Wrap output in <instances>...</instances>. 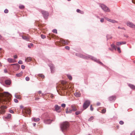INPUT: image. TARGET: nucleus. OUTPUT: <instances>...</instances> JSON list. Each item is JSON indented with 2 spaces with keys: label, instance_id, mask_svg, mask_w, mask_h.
<instances>
[{
  "label": "nucleus",
  "instance_id": "38",
  "mask_svg": "<svg viewBox=\"0 0 135 135\" xmlns=\"http://www.w3.org/2000/svg\"><path fill=\"white\" fill-rule=\"evenodd\" d=\"M52 32L53 33H57V30L56 29H54L53 30Z\"/></svg>",
  "mask_w": 135,
  "mask_h": 135
},
{
  "label": "nucleus",
  "instance_id": "52",
  "mask_svg": "<svg viewBox=\"0 0 135 135\" xmlns=\"http://www.w3.org/2000/svg\"><path fill=\"white\" fill-rule=\"evenodd\" d=\"M100 22H103L104 21V19L103 18H101L100 20Z\"/></svg>",
  "mask_w": 135,
  "mask_h": 135
},
{
  "label": "nucleus",
  "instance_id": "32",
  "mask_svg": "<svg viewBox=\"0 0 135 135\" xmlns=\"http://www.w3.org/2000/svg\"><path fill=\"white\" fill-rule=\"evenodd\" d=\"M94 118L93 117H91L88 119V121H91L92 120H93Z\"/></svg>",
  "mask_w": 135,
  "mask_h": 135
},
{
  "label": "nucleus",
  "instance_id": "29",
  "mask_svg": "<svg viewBox=\"0 0 135 135\" xmlns=\"http://www.w3.org/2000/svg\"><path fill=\"white\" fill-rule=\"evenodd\" d=\"M109 22H111L113 23H115L117 22L116 21H115L114 20H112L111 19H110V20H109Z\"/></svg>",
  "mask_w": 135,
  "mask_h": 135
},
{
  "label": "nucleus",
  "instance_id": "30",
  "mask_svg": "<svg viewBox=\"0 0 135 135\" xmlns=\"http://www.w3.org/2000/svg\"><path fill=\"white\" fill-rule=\"evenodd\" d=\"M23 73V72H21L20 73L17 74V77H20L22 76Z\"/></svg>",
  "mask_w": 135,
  "mask_h": 135
},
{
  "label": "nucleus",
  "instance_id": "6",
  "mask_svg": "<svg viewBox=\"0 0 135 135\" xmlns=\"http://www.w3.org/2000/svg\"><path fill=\"white\" fill-rule=\"evenodd\" d=\"M90 104L89 100H86L84 103L83 105V108L84 109H86L89 106Z\"/></svg>",
  "mask_w": 135,
  "mask_h": 135
},
{
  "label": "nucleus",
  "instance_id": "37",
  "mask_svg": "<svg viewBox=\"0 0 135 135\" xmlns=\"http://www.w3.org/2000/svg\"><path fill=\"white\" fill-rule=\"evenodd\" d=\"M33 46V44H30V45H28V47L29 48H31L32 46Z\"/></svg>",
  "mask_w": 135,
  "mask_h": 135
},
{
  "label": "nucleus",
  "instance_id": "10",
  "mask_svg": "<svg viewBox=\"0 0 135 135\" xmlns=\"http://www.w3.org/2000/svg\"><path fill=\"white\" fill-rule=\"evenodd\" d=\"M14 59L8 58L7 59V61L9 63L15 62L16 61L15 59L17 58V55H15L14 56Z\"/></svg>",
  "mask_w": 135,
  "mask_h": 135
},
{
  "label": "nucleus",
  "instance_id": "11",
  "mask_svg": "<svg viewBox=\"0 0 135 135\" xmlns=\"http://www.w3.org/2000/svg\"><path fill=\"white\" fill-rule=\"evenodd\" d=\"M126 24L127 26L131 28H135V25L130 22H128Z\"/></svg>",
  "mask_w": 135,
  "mask_h": 135
},
{
  "label": "nucleus",
  "instance_id": "55",
  "mask_svg": "<svg viewBox=\"0 0 135 135\" xmlns=\"http://www.w3.org/2000/svg\"><path fill=\"white\" fill-rule=\"evenodd\" d=\"M105 18L106 20L107 21H109V20H110V19L107 17Z\"/></svg>",
  "mask_w": 135,
  "mask_h": 135
},
{
  "label": "nucleus",
  "instance_id": "33",
  "mask_svg": "<svg viewBox=\"0 0 135 135\" xmlns=\"http://www.w3.org/2000/svg\"><path fill=\"white\" fill-rule=\"evenodd\" d=\"M67 76L68 78L70 80H71L72 79V77L71 76L69 75H67Z\"/></svg>",
  "mask_w": 135,
  "mask_h": 135
},
{
  "label": "nucleus",
  "instance_id": "57",
  "mask_svg": "<svg viewBox=\"0 0 135 135\" xmlns=\"http://www.w3.org/2000/svg\"><path fill=\"white\" fill-rule=\"evenodd\" d=\"M100 103H99V102H98V103H97V105H98V106H99V105H100Z\"/></svg>",
  "mask_w": 135,
  "mask_h": 135
},
{
  "label": "nucleus",
  "instance_id": "1",
  "mask_svg": "<svg viewBox=\"0 0 135 135\" xmlns=\"http://www.w3.org/2000/svg\"><path fill=\"white\" fill-rule=\"evenodd\" d=\"M61 84H57L56 86L57 91L59 92V90H61L64 91V92L67 93L68 92L71 90V88H68V84L66 82L64 81H61Z\"/></svg>",
  "mask_w": 135,
  "mask_h": 135
},
{
  "label": "nucleus",
  "instance_id": "16",
  "mask_svg": "<svg viewBox=\"0 0 135 135\" xmlns=\"http://www.w3.org/2000/svg\"><path fill=\"white\" fill-rule=\"evenodd\" d=\"M116 98V97L115 96H112L109 97V99L110 101H112L114 100Z\"/></svg>",
  "mask_w": 135,
  "mask_h": 135
},
{
  "label": "nucleus",
  "instance_id": "7",
  "mask_svg": "<svg viewBox=\"0 0 135 135\" xmlns=\"http://www.w3.org/2000/svg\"><path fill=\"white\" fill-rule=\"evenodd\" d=\"M55 118H54L52 119H46L44 120V122L45 123L47 124H50L52 121H54L55 120Z\"/></svg>",
  "mask_w": 135,
  "mask_h": 135
},
{
  "label": "nucleus",
  "instance_id": "12",
  "mask_svg": "<svg viewBox=\"0 0 135 135\" xmlns=\"http://www.w3.org/2000/svg\"><path fill=\"white\" fill-rule=\"evenodd\" d=\"M55 110L57 112L59 113L61 112L60 110L61 107L57 105H55Z\"/></svg>",
  "mask_w": 135,
  "mask_h": 135
},
{
  "label": "nucleus",
  "instance_id": "46",
  "mask_svg": "<svg viewBox=\"0 0 135 135\" xmlns=\"http://www.w3.org/2000/svg\"><path fill=\"white\" fill-rule=\"evenodd\" d=\"M9 112L10 113H14V111L11 109H10L9 110Z\"/></svg>",
  "mask_w": 135,
  "mask_h": 135
},
{
  "label": "nucleus",
  "instance_id": "60",
  "mask_svg": "<svg viewBox=\"0 0 135 135\" xmlns=\"http://www.w3.org/2000/svg\"><path fill=\"white\" fill-rule=\"evenodd\" d=\"M132 2L135 4V0H132Z\"/></svg>",
  "mask_w": 135,
  "mask_h": 135
},
{
  "label": "nucleus",
  "instance_id": "4",
  "mask_svg": "<svg viewBox=\"0 0 135 135\" xmlns=\"http://www.w3.org/2000/svg\"><path fill=\"white\" fill-rule=\"evenodd\" d=\"M59 42H56V44L59 45V46H61L60 44V43L62 44V45H68L69 43V41H68L66 40H65L62 38H60V39Z\"/></svg>",
  "mask_w": 135,
  "mask_h": 135
},
{
  "label": "nucleus",
  "instance_id": "54",
  "mask_svg": "<svg viewBox=\"0 0 135 135\" xmlns=\"http://www.w3.org/2000/svg\"><path fill=\"white\" fill-rule=\"evenodd\" d=\"M50 97L52 98H53L54 97V96L53 94H51L50 95Z\"/></svg>",
  "mask_w": 135,
  "mask_h": 135
},
{
  "label": "nucleus",
  "instance_id": "13",
  "mask_svg": "<svg viewBox=\"0 0 135 135\" xmlns=\"http://www.w3.org/2000/svg\"><path fill=\"white\" fill-rule=\"evenodd\" d=\"M71 108L72 111H75L77 110L76 106L74 105H72L71 106Z\"/></svg>",
  "mask_w": 135,
  "mask_h": 135
},
{
  "label": "nucleus",
  "instance_id": "15",
  "mask_svg": "<svg viewBox=\"0 0 135 135\" xmlns=\"http://www.w3.org/2000/svg\"><path fill=\"white\" fill-rule=\"evenodd\" d=\"M126 43L125 42H118L116 43L117 45L118 46H120L122 44H125Z\"/></svg>",
  "mask_w": 135,
  "mask_h": 135
},
{
  "label": "nucleus",
  "instance_id": "22",
  "mask_svg": "<svg viewBox=\"0 0 135 135\" xmlns=\"http://www.w3.org/2000/svg\"><path fill=\"white\" fill-rule=\"evenodd\" d=\"M32 60V58L30 57H27L25 60L26 62H29L31 61Z\"/></svg>",
  "mask_w": 135,
  "mask_h": 135
},
{
  "label": "nucleus",
  "instance_id": "61",
  "mask_svg": "<svg viewBox=\"0 0 135 135\" xmlns=\"http://www.w3.org/2000/svg\"><path fill=\"white\" fill-rule=\"evenodd\" d=\"M17 68H20V66L19 65H18V64H17Z\"/></svg>",
  "mask_w": 135,
  "mask_h": 135
},
{
  "label": "nucleus",
  "instance_id": "27",
  "mask_svg": "<svg viewBox=\"0 0 135 135\" xmlns=\"http://www.w3.org/2000/svg\"><path fill=\"white\" fill-rule=\"evenodd\" d=\"M33 121L35 122L38 121L40 120V119L39 118H33Z\"/></svg>",
  "mask_w": 135,
  "mask_h": 135
},
{
  "label": "nucleus",
  "instance_id": "3",
  "mask_svg": "<svg viewBox=\"0 0 135 135\" xmlns=\"http://www.w3.org/2000/svg\"><path fill=\"white\" fill-rule=\"evenodd\" d=\"M31 110L30 108H23L22 110V112L24 114L23 115L25 117L26 116V115L27 114L30 115L31 114Z\"/></svg>",
  "mask_w": 135,
  "mask_h": 135
},
{
  "label": "nucleus",
  "instance_id": "40",
  "mask_svg": "<svg viewBox=\"0 0 135 135\" xmlns=\"http://www.w3.org/2000/svg\"><path fill=\"white\" fill-rule=\"evenodd\" d=\"M106 111V109H103L102 110V113H105Z\"/></svg>",
  "mask_w": 135,
  "mask_h": 135
},
{
  "label": "nucleus",
  "instance_id": "19",
  "mask_svg": "<svg viewBox=\"0 0 135 135\" xmlns=\"http://www.w3.org/2000/svg\"><path fill=\"white\" fill-rule=\"evenodd\" d=\"M77 97H80L81 94L79 92H76L74 94Z\"/></svg>",
  "mask_w": 135,
  "mask_h": 135
},
{
  "label": "nucleus",
  "instance_id": "35",
  "mask_svg": "<svg viewBox=\"0 0 135 135\" xmlns=\"http://www.w3.org/2000/svg\"><path fill=\"white\" fill-rule=\"evenodd\" d=\"M41 37L42 39H44L46 38V36L45 35H41Z\"/></svg>",
  "mask_w": 135,
  "mask_h": 135
},
{
  "label": "nucleus",
  "instance_id": "5",
  "mask_svg": "<svg viewBox=\"0 0 135 135\" xmlns=\"http://www.w3.org/2000/svg\"><path fill=\"white\" fill-rule=\"evenodd\" d=\"M2 95L3 97L5 98L6 99H7L8 101H9L11 97V95L8 92H4L2 93Z\"/></svg>",
  "mask_w": 135,
  "mask_h": 135
},
{
  "label": "nucleus",
  "instance_id": "17",
  "mask_svg": "<svg viewBox=\"0 0 135 135\" xmlns=\"http://www.w3.org/2000/svg\"><path fill=\"white\" fill-rule=\"evenodd\" d=\"M11 117V114H8L7 115L4 117V118L7 119H10Z\"/></svg>",
  "mask_w": 135,
  "mask_h": 135
},
{
  "label": "nucleus",
  "instance_id": "48",
  "mask_svg": "<svg viewBox=\"0 0 135 135\" xmlns=\"http://www.w3.org/2000/svg\"><path fill=\"white\" fill-rule=\"evenodd\" d=\"M65 48L67 50H69L70 49V47L68 46H66L65 47Z\"/></svg>",
  "mask_w": 135,
  "mask_h": 135
},
{
  "label": "nucleus",
  "instance_id": "28",
  "mask_svg": "<svg viewBox=\"0 0 135 135\" xmlns=\"http://www.w3.org/2000/svg\"><path fill=\"white\" fill-rule=\"evenodd\" d=\"M82 111H78L75 112V114L76 115H78L79 114L81 113Z\"/></svg>",
  "mask_w": 135,
  "mask_h": 135
},
{
  "label": "nucleus",
  "instance_id": "51",
  "mask_svg": "<svg viewBox=\"0 0 135 135\" xmlns=\"http://www.w3.org/2000/svg\"><path fill=\"white\" fill-rule=\"evenodd\" d=\"M90 109L91 110L93 111V107H92V105H91L90 106Z\"/></svg>",
  "mask_w": 135,
  "mask_h": 135
},
{
  "label": "nucleus",
  "instance_id": "23",
  "mask_svg": "<svg viewBox=\"0 0 135 135\" xmlns=\"http://www.w3.org/2000/svg\"><path fill=\"white\" fill-rule=\"evenodd\" d=\"M76 12H77L80 13L81 14H83L84 13V12L83 11H81L79 9H77Z\"/></svg>",
  "mask_w": 135,
  "mask_h": 135
},
{
  "label": "nucleus",
  "instance_id": "64",
  "mask_svg": "<svg viewBox=\"0 0 135 135\" xmlns=\"http://www.w3.org/2000/svg\"><path fill=\"white\" fill-rule=\"evenodd\" d=\"M36 125V123H34V124H33V126H35Z\"/></svg>",
  "mask_w": 135,
  "mask_h": 135
},
{
  "label": "nucleus",
  "instance_id": "44",
  "mask_svg": "<svg viewBox=\"0 0 135 135\" xmlns=\"http://www.w3.org/2000/svg\"><path fill=\"white\" fill-rule=\"evenodd\" d=\"M124 123V122L122 121H120V122H119V124H121V125H122V124H123Z\"/></svg>",
  "mask_w": 135,
  "mask_h": 135
},
{
  "label": "nucleus",
  "instance_id": "53",
  "mask_svg": "<svg viewBox=\"0 0 135 135\" xmlns=\"http://www.w3.org/2000/svg\"><path fill=\"white\" fill-rule=\"evenodd\" d=\"M4 72L5 73H7V72L6 69H5L4 70Z\"/></svg>",
  "mask_w": 135,
  "mask_h": 135
},
{
  "label": "nucleus",
  "instance_id": "25",
  "mask_svg": "<svg viewBox=\"0 0 135 135\" xmlns=\"http://www.w3.org/2000/svg\"><path fill=\"white\" fill-rule=\"evenodd\" d=\"M44 26V25L41 24H39L38 25V27H39V28L40 30H42V27H43V26Z\"/></svg>",
  "mask_w": 135,
  "mask_h": 135
},
{
  "label": "nucleus",
  "instance_id": "2",
  "mask_svg": "<svg viewBox=\"0 0 135 135\" xmlns=\"http://www.w3.org/2000/svg\"><path fill=\"white\" fill-rule=\"evenodd\" d=\"M69 126V123L67 122H65L61 124L60 128L62 131H67L68 129Z\"/></svg>",
  "mask_w": 135,
  "mask_h": 135
},
{
  "label": "nucleus",
  "instance_id": "34",
  "mask_svg": "<svg viewBox=\"0 0 135 135\" xmlns=\"http://www.w3.org/2000/svg\"><path fill=\"white\" fill-rule=\"evenodd\" d=\"M117 50L118 51V52L119 53H121V51L120 50V48L119 47H117Z\"/></svg>",
  "mask_w": 135,
  "mask_h": 135
},
{
  "label": "nucleus",
  "instance_id": "14",
  "mask_svg": "<svg viewBox=\"0 0 135 135\" xmlns=\"http://www.w3.org/2000/svg\"><path fill=\"white\" fill-rule=\"evenodd\" d=\"M66 110V113H70L72 112L71 108H67Z\"/></svg>",
  "mask_w": 135,
  "mask_h": 135
},
{
  "label": "nucleus",
  "instance_id": "58",
  "mask_svg": "<svg viewBox=\"0 0 135 135\" xmlns=\"http://www.w3.org/2000/svg\"><path fill=\"white\" fill-rule=\"evenodd\" d=\"M14 102H15V103H17V99H14Z\"/></svg>",
  "mask_w": 135,
  "mask_h": 135
},
{
  "label": "nucleus",
  "instance_id": "41",
  "mask_svg": "<svg viewBox=\"0 0 135 135\" xmlns=\"http://www.w3.org/2000/svg\"><path fill=\"white\" fill-rule=\"evenodd\" d=\"M131 135H135V131H133L131 132Z\"/></svg>",
  "mask_w": 135,
  "mask_h": 135
},
{
  "label": "nucleus",
  "instance_id": "24",
  "mask_svg": "<svg viewBox=\"0 0 135 135\" xmlns=\"http://www.w3.org/2000/svg\"><path fill=\"white\" fill-rule=\"evenodd\" d=\"M111 46L112 49H114L115 50H116L117 47L115 45L112 44L111 45Z\"/></svg>",
  "mask_w": 135,
  "mask_h": 135
},
{
  "label": "nucleus",
  "instance_id": "50",
  "mask_svg": "<svg viewBox=\"0 0 135 135\" xmlns=\"http://www.w3.org/2000/svg\"><path fill=\"white\" fill-rule=\"evenodd\" d=\"M21 68L22 69H25V66L23 65H22L21 66Z\"/></svg>",
  "mask_w": 135,
  "mask_h": 135
},
{
  "label": "nucleus",
  "instance_id": "8",
  "mask_svg": "<svg viewBox=\"0 0 135 135\" xmlns=\"http://www.w3.org/2000/svg\"><path fill=\"white\" fill-rule=\"evenodd\" d=\"M41 12L44 18L45 19L47 18L49 15L48 12L44 10H42Z\"/></svg>",
  "mask_w": 135,
  "mask_h": 135
},
{
  "label": "nucleus",
  "instance_id": "49",
  "mask_svg": "<svg viewBox=\"0 0 135 135\" xmlns=\"http://www.w3.org/2000/svg\"><path fill=\"white\" fill-rule=\"evenodd\" d=\"M21 98V97L20 95H17V99H20Z\"/></svg>",
  "mask_w": 135,
  "mask_h": 135
},
{
  "label": "nucleus",
  "instance_id": "18",
  "mask_svg": "<svg viewBox=\"0 0 135 135\" xmlns=\"http://www.w3.org/2000/svg\"><path fill=\"white\" fill-rule=\"evenodd\" d=\"M22 38L23 39L27 41H28L29 40V37L28 36H22Z\"/></svg>",
  "mask_w": 135,
  "mask_h": 135
},
{
  "label": "nucleus",
  "instance_id": "31",
  "mask_svg": "<svg viewBox=\"0 0 135 135\" xmlns=\"http://www.w3.org/2000/svg\"><path fill=\"white\" fill-rule=\"evenodd\" d=\"M24 6L23 5H21L19 6V8L20 9H23L24 8Z\"/></svg>",
  "mask_w": 135,
  "mask_h": 135
},
{
  "label": "nucleus",
  "instance_id": "9",
  "mask_svg": "<svg viewBox=\"0 0 135 135\" xmlns=\"http://www.w3.org/2000/svg\"><path fill=\"white\" fill-rule=\"evenodd\" d=\"M101 7L102 9L104 11L109 12L110 11L109 9L104 4H101Z\"/></svg>",
  "mask_w": 135,
  "mask_h": 135
},
{
  "label": "nucleus",
  "instance_id": "26",
  "mask_svg": "<svg viewBox=\"0 0 135 135\" xmlns=\"http://www.w3.org/2000/svg\"><path fill=\"white\" fill-rule=\"evenodd\" d=\"M38 76L42 78H45L44 75L42 74H39L38 75Z\"/></svg>",
  "mask_w": 135,
  "mask_h": 135
},
{
  "label": "nucleus",
  "instance_id": "47",
  "mask_svg": "<svg viewBox=\"0 0 135 135\" xmlns=\"http://www.w3.org/2000/svg\"><path fill=\"white\" fill-rule=\"evenodd\" d=\"M38 93L39 94H41L42 95H44L43 94H42V92L41 91H39L38 92Z\"/></svg>",
  "mask_w": 135,
  "mask_h": 135
},
{
  "label": "nucleus",
  "instance_id": "62",
  "mask_svg": "<svg viewBox=\"0 0 135 135\" xmlns=\"http://www.w3.org/2000/svg\"><path fill=\"white\" fill-rule=\"evenodd\" d=\"M116 127L117 129H118L119 128V126H117Z\"/></svg>",
  "mask_w": 135,
  "mask_h": 135
},
{
  "label": "nucleus",
  "instance_id": "59",
  "mask_svg": "<svg viewBox=\"0 0 135 135\" xmlns=\"http://www.w3.org/2000/svg\"><path fill=\"white\" fill-rule=\"evenodd\" d=\"M20 108H21V109L23 108V107L22 105H20Z\"/></svg>",
  "mask_w": 135,
  "mask_h": 135
},
{
  "label": "nucleus",
  "instance_id": "45",
  "mask_svg": "<svg viewBox=\"0 0 135 135\" xmlns=\"http://www.w3.org/2000/svg\"><path fill=\"white\" fill-rule=\"evenodd\" d=\"M26 80L27 81H28L30 80V78L28 77H27L26 78Z\"/></svg>",
  "mask_w": 135,
  "mask_h": 135
},
{
  "label": "nucleus",
  "instance_id": "39",
  "mask_svg": "<svg viewBox=\"0 0 135 135\" xmlns=\"http://www.w3.org/2000/svg\"><path fill=\"white\" fill-rule=\"evenodd\" d=\"M4 12L5 13H8V9H6L4 10Z\"/></svg>",
  "mask_w": 135,
  "mask_h": 135
},
{
  "label": "nucleus",
  "instance_id": "56",
  "mask_svg": "<svg viewBox=\"0 0 135 135\" xmlns=\"http://www.w3.org/2000/svg\"><path fill=\"white\" fill-rule=\"evenodd\" d=\"M40 99V98L38 97H36L35 99V100H39Z\"/></svg>",
  "mask_w": 135,
  "mask_h": 135
},
{
  "label": "nucleus",
  "instance_id": "20",
  "mask_svg": "<svg viewBox=\"0 0 135 135\" xmlns=\"http://www.w3.org/2000/svg\"><path fill=\"white\" fill-rule=\"evenodd\" d=\"M5 83L6 84L9 85L11 84V82L9 80H6L5 81Z\"/></svg>",
  "mask_w": 135,
  "mask_h": 135
},
{
  "label": "nucleus",
  "instance_id": "36",
  "mask_svg": "<svg viewBox=\"0 0 135 135\" xmlns=\"http://www.w3.org/2000/svg\"><path fill=\"white\" fill-rule=\"evenodd\" d=\"M50 69H51V72L52 73V70H53V69H54V66H50Z\"/></svg>",
  "mask_w": 135,
  "mask_h": 135
},
{
  "label": "nucleus",
  "instance_id": "21",
  "mask_svg": "<svg viewBox=\"0 0 135 135\" xmlns=\"http://www.w3.org/2000/svg\"><path fill=\"white\" fill-rule=\"evenodd\" d=\"M128 86L131 89H135V86L134 85L131 84H128Z\"/></svg>",
  "mask_w": 135,
  "mask_h": 135
},
{
  "label": "nucleus",
  "instance_id": "42",
  "mask_svg": "<svg viewBox=\"0 0 135 135\" xmlns=\"http://www.w3.org/2000/svg\"><path fill=\"white\" fill-rule=\"evenodd\" d=\"M18 63L20 64H22L23 63V62L21 60H20L18 62Z\"/></svg>",
  "mask_w": 135,
  "mask_h": 135
},
{
  "label": "nucleus",
  "instance_id": "63",
  "mask_svg": "<svg viewBox=\"0 0 135 135\" xmlns=\"http://www.w3.org/2000/svg\"><path fill=\"white\" fill-rule=\"evenodd\" d=\"M2 66V64L1 63V62H0V66Z\"/></svg>",
  "mask_w": 135,
  "mask_h": 135
},
{
  "label": "nucleus",
  "instance_id": "43",
  "mask_svg": "<svg viewBox=\"0 0 135 135\" xmlns=\"http://www.w3.org/2000/svg\"><path fill=\"white\" fill-rule=\"evenodd\" d=\"M61 106L62 107L64 108L66 106V104H61Z\"/></svg>",
  "mask_w": 135,
  "mask_h": 135
}]
</instances>
